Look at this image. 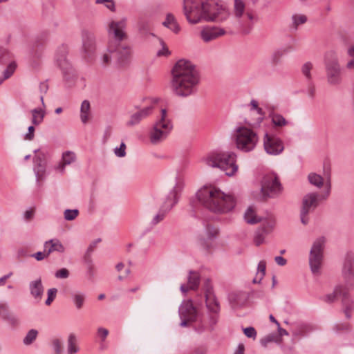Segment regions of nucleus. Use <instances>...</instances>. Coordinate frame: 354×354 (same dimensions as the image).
I'll list each match as a JSON object with an SVG mask.
<instances>
[{"label": "nucleus", "mask_w": 354, "mask_h": 354, "mask_svg": "<svg viewBox=\"0 0 354 354\" xmlns=\"http://www.w3.org/2000/svg\"><path fill=\"white\" fill-rule=\"evenodd\" d=\"M171 89L179 97H188L197 92L200 82L195 66L185 59L178 60L171 70Z\"/></svg>", "instance_id": "f257e3e1"}, {"label": "nucleus", "mask_w": 354, "mask_h": 354, "mask_svg": "<svg viewBox=\"0 0 354 354\" xmlns=\"http://www.w3.org/2000/svg\"><path fill=\"white\" fill-rule=\"evenodd\" d=\"M198 201L209 210L218 214L231 212L236 205L234 196L214 187H204L196 194Z\"/></svg>", "instance_id": "f03ea898"}, {"label": "nucleus", "mask_w": 354, "mask_h": 354, "mask_svg": "<svg viewBox=\"0 0 354 354\" xmlns=\"http://www.w3.org/2000/svg\"><path fill=\"white\" fill-rule=\"evenodd\" d=\"M236 155L232 151L213 152L203 158L205 163L213 168H219L227 176H231L238 169L236 164Z\"/></svg>", "instance_id": "7ed1b4c3"}, {"label": "nucleus", "mask_w": 354, "mask_h": 354, "mask_svg": "<svg viewBox=\"0 0 354 354\" xmlns=\"http://www.w3.org/2000/svg\"><path fill=\"white\" fill-rule=\"evenodd\" d=\"M326 191L322 197L317 192L308 193L303 197L300 210V218L302 224L307 225L308 223V214L318 207L319 199H326L330 195L331 189L330 179H328L326 183Z\"/></svg>", "instance_id": "20e7f679"}, {"label": "nucleus", "mask_w": 354, "mask_h": 354, "mask_svg": "<svg viewBox=\"0 0 354 354\" xmlns=\"http://www.w3.org/2000/svg\"><path fill=\"white\" fill-rule=\"evenodd\" d=\"M324 65L328 84L337 86L342 83V68L336 52L328 50L324 55Z\"/></svg>", "instance_id": "39448f33"}, {"label": "nucleus", "mask_w": 354, "mask_h": 354, "mask_svg": "<svg viewBox=\"0 0 354 354\" xmlns=\"http://www.w3.org/2000/svg\"><path fill=\"white\" fill-rule=\"evenodd\" d=\"M234 138L236 148L245 153L254 150L259 141L257 133L245 127H238Z\"/></svg>", "instance_id": "423d86ee"}, {"label": "nucleus", "mask_w": 354, "mask_h": 354, "mask_svg": "<svg viewBox=\"0 0 354 354\" xmlns=\"http://www.w3.org/2000/svg\"><path fill=\"white\" fill-rule=\"evenodd\" d=\"M173 128L171 121L167 117L165 109L161 110L160 117L155 123L149 134L152 144L157 145L165 140Z\"/></svg>", "instance_id": "0eeeda50"}, {"label": "nucleus", "mask_w": 354, "mask_h": 354, "mask_svg": "<svg viewBox=\"0 0 354 354\" xmlns=\"http://www.w3.org/2000/svg\"><path fill=\"white\" fill-rule=\"evenodd\" d=\"M183 187V182L176 178L174 186L167 196V201L159 212L153 216L150 221V224L154 226L162 221L165 216L167 211L170 210L173 206L178 202V194L180 192Z\"/></svg>", "instance_id": "6e6552de"}, {"label": "nucleus", "mask_w": 354, "mask_h": 354, "mask_svg": "<svg viewBox=\"0 0 354 354\" xmlns=\"http://www.w3.org/2000/svg\"><path fill=\"white\" fill-rule=\"evenodd\" d=\"M127 19L123 18L118 21H111L107 27V33L109 35V41L107 46L111 50H115L117 44L122 43V41L127 39V35L124 32Z\"/></svg>", "instance_id": "1a4fd4ad"}, {"label": "nucleus", "mask_w": 354, "mask_h": 354, "mask_svg": "<svg viewBox=\"0 0 354 354\" xmlns=\"http://www.w3.org/2000/svg\"><path fill=\"white\" fill-rule=\"evenodd\" d=\"M337 297H342L343 311L346 317L350 319L354 308V305L353 301L348 295L347 289L344 286H337L333 293L328 294L325 297L324 301L328 303H332Z\"/></svg>", "instance_id": "9d476101"}, {"label": "nucleus", "mask_w": 354, "mask_h": 354, "mask_svg": "<svg viewBox=\"0 0 354 354\" xmlns=\"http://www.w3.org/2000/svg\"><path fill=\"white\" fill-rule=\"evenodd\" d=\"M325 238L319 237L315 241L310 251L309 265L314 274H319L323 259Z\"/></svg>", "instance_id": "9b49d317"}, {"label": "nucleus", "mask_w": 354, "mask_h": 354, "mask_svg": "<svg viewBox=\"0 0 354 354\" xmlns=\"http://www.w3.org/2000/svg\"><path fill=\"white\" fill-rule=\"evenodd\" d=\"M202 0H183V12L187 20L192 24L203 21Z\"/></svg>", "instance_id": "f8f14e48"}, {"label": "nucleus", "mask_w": 354, "mask_h": 354, "mask_svg": "<svg viewBox=\"0 0 354 354\" xmlns=\"http://www.w3.org/2000/svg\"><path fill=\"white\" fill-rule=\"evenodd\" d=\"M203 19L205 21H220L225 19L227 12L225 9L214 2L203 1Z\"/></svg>", "instance_id": "ddd939ff"}, {"label": "nucleus", "mask_w": 354, "mask_h": 354, "mask_svg": "<svg viewBox=\"0 0 354 354\" xmlns=\"http://www.w3.org/2000/svg\"><path fill=\"white\" fill-rule=\"evenodd\" d=\"M281 191V185L277 176H265L262 180L261 192L264 196L274 198Z\"/></svg>", "instance_id": "4468645a"}, {"label": "nucleus", "mask_w": 354, "mask_h": 354, "mask_svg": "<svg viewBox=\"0 0 354 354\" xmlns=\"http://www.w3.org/2000/svg\"><path fill=\"white\" fill-rule=\"evenodd\" d=\"M107 51L115 53L116 63L119 67L124 68L130 64L131 50L128 45L122 43L117 44L115 50H111L109 46H107Z\"/></svg>", "instance_id": "2eb2a0df"}, {"label": "nucleus", "mask_w": 354, "mask_h": 354, "mask_svg": "<svg viewBox=\"0 0 354 354\" xmlns=\"http://www.w3.org/2000/svg\"><path fill=\"white\" fill-rule=\"evenodd\" d=\"M263 147L267 153L277 156L284 149L283 141L278 137L266 133L263 138Z\"/></svg>", "instance_id": "dca6fc26"}, {"label": "nucleus", "mask_w": 354, "mask_h": 354, "mask_svg": "<svg viewBox=\"0 0 354 354\" xmlns=\"http://www.w3.org/2000/svg\"><path fill=\"white\" fill-rule=\"evenodd\" d=\"M67 49L65 46L59 48L56 55V62L62 69L64 78L68 81L74 77L73 68L67 58Z\"/></svg>", "instance_id": "f3484780"}, {"label": "nucleus", "mask_w": 354, "mask_h": 354, "mask_svg": "<svg viewBox=\"0 0 354 354\" xmlns=\"http://www.w3.org/2000/svg\"><path fill=\"white\" fill-rule=\"evenodd\" d=\"M82 50L88 56L92 55L96 50V38L95 34L88 30L82 32Z\"/></svg>", "instance_id": "a211bd4d"}, {"label": "nucleus", "mask_w": 354, "mask_h": 354, "mask_svg": "<svg viewBox=\"0 0 354 354\" xmlns=\"http://www.w3.org/2000/svg\"><path fill=\"white\" fill-rule=\"evenodd\" d=\"M178 313L180 319H189L190 322H196L198 316L192 300L183 301L179 306Z\"/></svg>", "instance_id": "6ab92c4d"}, {"label": "nucleus", "mask_w": 354, "mask_h": 354, "mask_svg": "<svg viewBox=\"0 0 354 354\" xmlns=\"http://www.w3.org/2000/svg\"><path fill=\"white\" fill-rule=\"evenodd\" d=\"M153 109V106L151 105L141 109L137 112L131 114L129 120L127 122L126 125L131 127L140 124L142 120L145 119L152 113Z\"/></svg>", "instance_id": "aec40b11"}, {"label": "nucleus", "mask_w": 354, "mask_h": 354, "mask_svg": "<svg viewBox=\"0 0 354 354\" xmlns=\"http://www.w3.org/2000/svg\"><path fill=\"white\" fill-rule=\"evenodd\" d=\"M225 33V31L222 28L215 26H207L201 31V37L205 42H209L223 35Z\"/></svg>", "instance_id": "412c9836"}, {"label": "nucleus", "mask_w": 354, "mask_h": 354, "mask_svg": "<svg viewBox=\"0 0 354 354\" xmlns=\"http://www.w3.org/2000/svg\"><path fill=\"white\" fill-rule=\"evenodd\" d=\"M233 13L236 18L243 17L242 22L247 23L248 21H252L254 17L250 12L245 13V3L242 0H234Z\"/></svg>", "instance_id": "4be33fe9"}, {"label": "nucleus", "mask_w": 354, "mask_h": 354, "mask_svg": "<svg viewBox=\"0 0 354 354\" xmlns=\"http://www.w3.org/2000/svg\"><path fill=\"white\" fill-rule=\"evenodd\" d=\"M228 299L232 307L235 308L243 306L248 299V295L245 292H232L229 294Z\"/></svg>", "instance_id": "5701e85b"}, {"label": "nucleus", "mask_w": 354, "mask_h": 354, "mask_svg": "<svg viewBox=\"0 0 354 354\" xmlns=\"http://www.w3.org/2000/svg\"><path fill=\"white\" fill-rule=\"evenodd\" d=\"M44 248L48 257L53 252L63 253L65 251L64 245L57 239H53L46 241L44 244Z\"/></svg>", "instance_id": "b1692460"}, {"label": "nucleus", "mask_w": 354, "mask_h": 354, "mask_svg": "<svg viewBox=\"0 0 354 354\" xmlns=\"http://www.w3.org/2000/svg\"><path fill=\"white\" fill-rule=\"evenodd\" d=\"M71 299L77 310H81L86 302V295L84 292L75 290L70 292Z\"/></svg>", "instance_id": "393cba45"}, {"label": "nucleus", "mask_w": 354, "mask_h": 354, "mask_svg": "<svg viewBox=\"0 0 354 354\" xmlns=\"http://www.w3.org/2000/svg\"><path fill=\"white\" fill-rule=\"evenodd\" d=\"M31 295L35 299H40L44 293V287L41 279L32 281L29 284Z\"/></svg>", "instance_id": "a878e982"}, {"label": "nucleus", "mask_w": 354, "mask_h": 354, "mask_svg": "<svg viewBox=\"0 0 354 354\" xmlns=\"http://www.w3.org/2000/svg\"><path fill=\"white\" fill-rule=\"evenodd\" d=\"M76 156L74 152L68 151L62 154V162L55 167L61 173H64L65 166L71 164L75 160Z\"/></svg>", "instance_id": "bb28decb"}, {"label": "nucleus", "mask_w": 354, "mask_h": 354, "mask_svg": "<svg viewBox=\"0 0 354 354\" xmlns=\"http://www.w3.org/2000/svg\"><path fill=\"white\" fill-rule=\"evenodd\" d=\"M217 234V230L213 227L207 225L205 228V235L200 239L201 244L205 247L209 248L210 245L209 241L214 239Z\"/></svg>", "instance_id": "cd10ccee"}, {"label": "nucleus", "mask_w": 354, "mask_h": 354, "mask_svg": "<svg viewBox=\"0 0 354 354\" xmlns=\"http://www.w3.org/2000/svg\"><path fill=\"white\" fill-rule=\"evenodd\" d=\"M269 118L273 126L277 128H282L288 124V120L281 114L276 113L274 110L270 111Z\"/></svg>", "instance_id": "c85d7f7f"}, {"label": "nucleus", "mask_w": 354, "mask_h": 354, "mask_svg": "<svg viewBox=\"0 0 354 354\" xmlns=\"http://www.w3.org/2000/svg\"><path fill=\"white\" fill-rule=\"evenodd\" d=\"M206 306L208 310L215 314L220 311V304L214 294L205 296Z\"/></svg>", "instance_id": "c756f323"}, {"label": "nucleus", "mask_w": 354, "mask_h": 354, "mask_svg": "<svg viewBox=\"0 0 354 354\" xmlns=\"http://www.w3.org/2000/svg\"><path fill=\"white\" fill-rule=\"evenodd\" d=\"M344 274L346 278L354 277V258L352 254H348L344 266Z\"/></svg>", "instance_id": "7c9ffc66"}, {"label": "nucleus", "mask_w": 354, "mask_h": 354, "mask_svg": "<svg viewBox=\"0 0 354 354\" xmlns=\"http://www.w3.org/2000/svg\"><path fill=\"white\" fill-rule=\"evenodd\" d=\"M30 113L32 114V124L35 126L39 125L46 115V111L42 108L33 109L30 111Z\"/></svg>", "instance_id": "2f4dec72"}, {"label": "nucleus", "mask_w": 354, "mask_h": 354, "mask_svg": "<svg viewBox=\"0 0 354 354\" xmlns=\"http://www.w3.org/2000/svg\"><path fill=\"white\" fill-rule=\"evenodd\" d=\"M162 25L169 28L175 33H178L180 31V26L177 23L175 17L171 13H168L167 15L165 21L162 22Z\"/></svg>", "instance_id": "473e14b6"}, {"label": "nucleus", "mask_w": 354, "mask_h": 354, "mask_svg": "<svg viewBox=\"0 0 354 354\" xmlns=\"http://www.w3.org/2000/svg\"><path fill=\"white\" fill-rule=\"evenodd\" d=\"M137 28L140 33L144 36L151 35V24L148 19L140 17L137 22Z\"/></svg>", "instance_id": "72a5a7b5"}, {"label": "nucleus", "mask_w": 354, "mask_h": 354, "mask_svg": "<svg viewBox=\"0 0 354 354\" xmlns=\"http://www.w3.org/2000/svg\"><path fill=\"white\" fill-rule=\"evenodd\" d=\"M187 283L190 290H197L200 283V275L197 272L190 270L187 279Z\"/></svg>", "instance_id": "f704fd0d"}, {"label": "nucleus", "mask_w": 354, "mask_h": 354, "mask_svg": "<svg viewBox=\"0 0 354 354\" xmlns=\"http://www.w3.org/2000/svg\"><path fill=\"white\" fill-rule=\"evenodd\" d=\"M80 119L82 123L86 124L89 120L90 102L85 100L82 102L80 108Z\"/></svg>", "instance_id": "c9c22d12"}, {"label": "nucleus", "mask_w": 354, "mask_h": 354, "mask_svg": "<svg viewBox=\"0 0 354 354\" xmlns=\"http://www.w3.org/2000/svg\"><path fill=\"white\" fill-rule=\"evenodd\" d=\"M46 163H34V172L37 181L43 180L46 176Z\"/></svg>", "instance_id": "e433bc0d"}, {"label": "nucleus", "mask_w": 354, "mask_h": 354, "mask_svg": "<svg viewBox=\"0 0 354 354\" xmlns=\"http://www.w3.org/2000/svg\"><path fill=\"white\" fill-rule=\"evenodd\" d=\"M244 218L249 224H256L262 221L261 218L257 216L252 207H249L245 211L244 214Z\"/></svg>", "instance_id": "4c0bfd02"}, {"label": "nucleus", "mask_w": 354, "mask_h": 354, "mask_svg": "<svg viewBox=\"0 0 354 354\" xmlns=\"http://www.w3.org/2000/svg\"><path fill=\"white\" fill-rule=\"evenodd\" d=\"M79 351V347L77 344L76 337L74 334H70L67 341L68 354H75Z\"/></svg>", "instance_id": "58836bf2"}, {"label": "nucleus", "mask_w": 354, "mask_h": 354, "mask_svg": "<svg viewBox=\"0 0 354 354\" xmlns=\"http://www.w3.org/2000/svg\"><path fill=\"white\" fill-rule=\"evenodd\" d=\"M286 52V49H278L274 51L270 58L271 64L273 66H277L280 64L283 56Z\"/></svg>", "instance_id": "ea45409f"}, {"label": "nucleus", "mask_w": 354, "mask_h": 354, "mask_svg": "<svg viewBox=\"0 0 354 354\" xmlns=\"http://www.w3.org/2000/svg\"><path fill=\"white\" fill-rule=\"evenodd\" d=\"M275 223L276 221L274 218H269L263 221L260 229L264 232L265 234H269L273 230Z\"/></svg>", "instance_id": "a19ab883"}, {"label": "nucleus", "mask_w": 354, "mask_h": 354, "mask_svg": "<svg viewBox=\"0 0 354 354\" xmlns=\"http://www.w3.org/2000/svg\"><path fill=\"white\" fill-rule=\"evenodd\" d=\"M266 263L264 261H261L257 267V273L256 277L253 279L254 283H260L263 277H264L266 274Z\"/></svg>", "instance_id": "79ce46f5"}, {"label": "nucleus", "mask_w": 354, "mask_h": 354, "mask_svg": "<svg viewBox=\"0 0 354 354\" xmlns=\"http://www.w3.org/2000/svg\"><path fill=\"white\" fill-rule=\"evenodd\" d=\"M308 179L311 185L317 187V188H321L324 184L323 178L315 173L309 174Z\"/></svg>", "instance_id": "37998d69"}, {"label": "nucleus", "mask_w": 354, "mask_h": 354, "mask_svg": "<svg viewBox=\"0 0 354 354\" xmlns=\"http://www.w3.org/2000/svg\"><path fill=\"white\" fill-rule=\"evenodd\" d=\"M38 332L35 329L30 330L24 337L23 342L26 345L31 344L37 338Z\"/></svg>", "instance_id": "c03bdc74"}, {"label": "nucleus", "mask_w": 354, "mask_h": 354, "mask_svg": "<svg viewBox=\"0 0 354 354\" xmlns=\"http://www.w3.org/2000/svg\"><path fill=\"white\" fill-rule=\"evenodd\" d=\"M313 67V64L310 62H306L301 66V72L308 80H310L312 78L310 71Z\"/></svg>", "instance_id": "a18cd8bd"}, {"label": "nucleus", "mask_w": 354, "mask_h": 354, "mask_svg": "<svg viewBox=\"0 0 354 354\" xmlns=\"http://www.w3.org/2000/svg\"><path fill=\"white\" fill-rule=\"evenodd\" d=\"M95 243H91L89 246L88 247L85 255H84V261L88 265L91 266L92 263V259H91V254L94 251L95 248Z\"/></svg>", "instance_id": "49530a36"}, {"label": "nucleus", "mask_w": 354, "mask_h": 354, "mask_svg": "<svg viewBox=\"0 0 354 354\" xmlns=\"http://www.w3.org/2000/svg\"><path fill=\"white\" fill-rule=\"evenodd\" d=\"M267 234H264V232L259 228L256 232L254 237V241L257 246L260 245L264 242L265 237Z\"/></svg>", "instance_id": "de8ad7c7"}, {"label": "nucleus", "mask_w": 354, "mask_h": 354, "mask_svg": "<svg viewBox=\"0 0 354 354\" xmlns=\"http://www.w3.org/2000/svg\"><path fill=\"white\" fill-rule=\"evenodd\" d=\"M292 24L295 29H297L299 25L304 24L307 18L304 15H295L292 17Z\"/></svg>", "instance_id": "09e8293b"}, {"label": "nucleus", "mask_w": 354, "mask_h": 354, "mask_svg": "<svg viewBox=\"0 0 354 354\" xmlns=\"http://www.w3.org/2000/svg\"><path fill=\"white\" fill-rule=\"evenodd\" d=\"M97 4H104V6L111 12L115 11V3L114 0H95Z\"/></svg>", "instance_id": "8fccbe9b"}, {"label": "nucleus", "mask_w": 354, "mask_h": 354, "mask_svg": "<svg viewBox=\"0 0 354 354\" xmlns=\"http://www.w3.org/2000/svg\"><path fill=\"white\" fill-rule=\"evenodd\" d=\"M79 214V211L77 209H66L64 212V218L66 221L74 220Z\"/></svg>", "instance_id": "3c124183"}, {"label": "nucleus", "mask_w": 354, "mask_h": 354, "mask_svg": "<svg viewBox=\"0 0 354 354\" xmlns=\"http://www.w3.org/2000/svg\"><path fill=\"white\" fill-rule=\"evenodd\" d=\"M16 67H17V64H15V62H11L10 63V64L8 66V67L6 68V69L4 70L3 74V77L4 79H8L9 77H10L12 74L14 73L15 69H16Z\"/></svg>", "instance_id": "603ef678"}, {"label": "nucleus", "mask_w": 354, "mask_h": 354, "mask_svg": "<svg viewBox=\"0 0 354 354\" xmlns=\"http://www.w3.org/2000/svg\"><path fill=\"white\" fill-rule=\"evenodd\" d=\"M36 156L34 157V163H46V156L44 153L41 152L39 149L34 151Z\"/></svg>", "instance_id": "864d4df0"}, {"label": "nucleus", "mask_w": 354, "mask_h": 354, "mask_svg": "<svg viewBox=\"0 0 354 354\" xmlns=\"http://www.w3.org/2000/svg\"><path fill=\"white\" fill-rule=\"evenodd\" d=\"M57 292V289L55 288H50L48 290V298L45 301V304L47 306L50 305L53 301L55 299Z\"/></svg>", "instance_id": "5fc2aeb1"}, {"label": "nucleus", "mask_w": 354, "mask_h": 354, "mask_svg": "<svg viewBox=\"0 0 354 354\" xmlns=\"http://www.w3.org/2000/svg\"><path fill=\"white\" fill-rule=\"evenodd\" d=\"M52 345L56 354H62V343L59 339H54Z\"/></svg>", "instance_id": "6e6d98bb"}, {"label": "nucleus", "mask_w": 354, "mask_h": 354, "mask_svg": "<svg viewBox=\"0 0 354 354\" xmlns=\"http://www.w3.org/2000/svg\"><path fill=\"white\" fill-rule=\"evenodd\" d=\"M250 105L252 106V109L256 110L257 111V113L259 115H261V118H259V120H260L259 122H261L263 120V117L264 115L263 109L258 106V102L255 100H252L250 101Z\"/></svg>", "instance_id": "4d7b16f0"}, {"label": "nucleus", "mask_w": 354, "mask_h": 354, "mask_svg": "<svg viewBox=\"0 0 354 354\" xmlns=\"http://www.w3.org/2000/svg\"><path fill=\"white\" fill-rule=\"evenodd\" d=\"M203 288L205 290V296L208 295L214 294L213 290V286L211 284V281L209 279H206L203 284Z\"/></svg>", "instance_id": "13d9d810"}, {"label": "nucleus", "mask_w": 354, "mask_h": 354, "mask_svg": "<svg viewBox=\"0 0 354 354\" xmlns=\"http://www.w3.org/2000/svg\"><path fill=\"white\" fill-rule=\"evenodd\" d=\"M245 335L249 338L254 339L257 337V331L254 327L250 326L243 329Z\"/></svg>", "instance_id": "bf43d9fd"}, {"label": "nucleus", "mask_w": 354, "mask_h": 354, "mask_svg": "<svg viewBox=\"0 0 354 354\" xmlns=\"http://www.w3.org/2000/svg\"><path fill=\"white\" fill-rule=\"evenodd\" d=\"M126 145L124 142H122L120 145V147H116L114 150L115 154L118 157H124L126 155Z\"/></svg>", "instance_id": "052dcab7"}, {"label": "nucleus", "mask_w": 354, "mask_h": 354, "mask_svg": "<svg viewBox=\"0 0 354 354\" xmlns=\"http://www.w3.org/2000/svg\"><path fill=\"white\" fill-rule=\"evenodd\" d=\"M69 276V272L66 268H62L55 272V277L59 279H66Z\"/></svg>", "instance_id": "680f3d73"}, {"label": "nucleus", "mask_w": 354, "mask_h": 354, "mask_svg": "<svg viewBox=\"0 0 354 354\" xmlns=\"http://www.w3.org/2000/svg\"><path fill=\"white\" fill-rule=\"evenodd\" d=\"M35 137V127L34 126H30L28 128V132L25 135V139L28 140H32Z\"/></svg>", "instance_id": "e2e57ef3"}, {"label": "nucleus", "mask_w": 354, "mask_h": 354, "mask_svg": "<svg viewBox=\"0 0 354 354\" xmlns=\"http://www.w3.org/2000/svg\"><path fill=\"white\" fill-rule=\"evenodd\" d=\"M110 53H109V51H107V53H105L102 55L101 57V62L103 65H107L111 62V57L110 55Z\"/></svg>", "instance_id": "0e129e2a"}, {"label": "nucleus", "mask_w": 354, "mask_h": 354, "mask_svg": "<svg viewBox=\"0 0 354 354\" xmlns=\"http://www.w3.org/2000/svg\"><path fill=\"white\" fill-rule=\"evenodd\" d=\"M161 44L162 45V49L158 51L157 55L158 56H167L170 54L169 49L166 47L164 42L161 41Z\"/></svg>", "instance_id": "69168bd1"}, {"label": "nucleus", "mask_w": 354, "mask_h": 354, "mask_svg": "<svg viewBox=\"0 0 354 354\" xmlns=\"http://www.w3.org/2000/svg\"><path fill=\"white\" fill-rule=\"evenodd\" d=\"M32 257L35 258L37 261H41L45 258L48 257V255L45 252L44 249L43 252H37L32 255Z\"/></svg>", "instance_id": "338daca9"}, {"label": "nucleus", "mask_w": 354, "mask_h": 354, "mask_svg": "<svg viewBox=\"0 0 354 354\" xmlns=\"http://www.w3.org/2000/svg\"><path fill=\"white\" fill-rule=\"evenodd\" d=\"M307 95L308 97L311 99H313L315 94V87L312 84H309L308 88H307Z\"/></svg>", "instance_id": "774afa93"}]
</instances>
